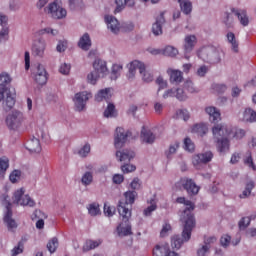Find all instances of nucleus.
Returning <instances> with one entry per match:
<instances>
[{"instance_id": "obj_8", "label": "nucleus", "mask_w": 256, "mask_h": 256, "mask_svg": "<svg viewBox=\"0 0 256 256\" xmlns=\"http://www.w3.org/2000/svg\"><path fill=\"white\" fill-rule=\"evenodd\" d=\"M93 97L91 92L83 91L75 94L74 101V109L81 113V111H85L87 109V101H89Z\"/></svg>"}, {"instance_id": "obj_63", "label": "nucleus", "mask_w": 256, "mask_h": 256, "mask_svg": "<svg viewBox=\"0 0 256 256\" xmlns=\"http://www.w3.org/2000/svg\"><path fill=\"white\" fill-rule=\"evenodd\" d=\"M136 169L137 167L132 164H124L121 166V170L123 173H133V171H135Z\"/></svg>"}, {"instance_id": "obj_29", "label": "nucleus", "mask_w": 256, "mask_h": 256, "mask_svg": "<svg viewBox=\"0 0 256 256\" xmlns=\"http://www.w3.org/2000/svg\"><path fill=\"white\" fill-rule=\"evenodd\" d=\"M26 149L31 153H41V143L39 142V139L33 137L29 140L26 144Z\"/></svg>"}, {"instance_id": "obj_38", "label": "nucleus", "mask_w": 256, "mask_h": 256, "mask_svg": "<svg viewBox=\"0 0 256 256\" xmlns=\"http://www.w3.org/2000/svg\"><path fill=\"white\" fill-rule=\"evenodd\" d=\"M162 55H165V57H177L179 50L173 46H166L162 49Z\"/></svg>"}, {"instance_id": "obj_24", "label": "nucleus", "mask_w": 256, "mask_h": 256, "mask_svg": "<svg viewBox=\"0 0 256 256\" xmlns=\"http://www.w3.org/2000/svg\"><path fill=\"white\" fill-rule=\"evenodd\" d=\"M111 97H113V88H104L97 92L95 101L101 103V101H109Z\"/></svg>"}, {"instance_id": "obj_1", "label": "nucleus", "mask_w": 256, "mask_h": 256, "mask_svg": "<svg viewBox=\"0 0 256 256\" xmlns=\"http://www.w3.org/2000/svg\"><path fill=\"white\" fill-rule=\"evenodd\" d=\"M176 202L184 204L186 207L180 216V221L184 224L183 237L186 241H189L191 239V233L195 229V217L193 216L195 204L189 200H185V197L177 198Z\"/></svg>"}, {"instance_id": "obj_36", "label": "nucleus", "mask_w": 256, "mask_h": 256, "mask_svg": "<svg viewBox=\"0 0 256 256\" xmlns=\"http://www.w3.org/2000/svg\"><path fill=\"white\" fill-rule=\"evenodd\" d=\"M207 131H209V128H207L205 124H195L192 127V133H196V135H199L200 137L206 135Z\"/></svg>"}, {"instance_id": "obj_34", "label": "nucleus", "mask_w": 256, "mask_h": 256, "mask_svg": "<svg viewBox=\"0 0 256 256\" xmlns=\"http://www.w3.org/2000/svg\"><path fill=\"white\" fill-rule=\"evenodd\" d=\"M13 217V211L8 210L4 216V221L7 224L8 229L13 230L17 229V222L12 218Z\"/></svg>"}, {"instance_id": "obj_30", "label": "nucleus", "mask_w": 256, "mask_h": 256, "mask_svg": "<svg viewBox=\"0 0 256 256\" xmlns=\"http://www.w3.org/2000/svg\"><path fill=\"white\" fill-rule=\"evenodd\" d=\"M140 137L143 143H147L148 145L155 143V134H153V132L150 130L143 128Z\"/></svg>"}, {"instance_id": "obj_37", "label": "nucleus", "mask_w": 256, "mask_h": 256, "mask_svg": "<svg viewBox=\"0 0 256 256\" xmlns=\"http://www.w3.org/2000/svg\"><path fill=\"white\" fill-rule=\"evenodd\" d=\"M100 79H103V77L95 70H92L87 75V81L88 83H90V85H97V81H99Z\"/></svg>"}, {"instance_id": "obj_12", "label": "nucleus", "mask_w": 256, "mask_h": 256, "mask_svg": "<svg viewBox=\"0 0 256 256\" xmlns=\"http://www.w3.org/2000/svg\"><path fill=\"white\" fill-rule=\"evenodd\" d=\"M32 79L38 85H45V83H47V70L43 64H37L33 67Z\"/></svg>"}, {"instance_id": "obj_45", "label": "nucleus", "mask_w": 256, "mask_h": 256, "mask_svg": "<svg viewBox=\"0 0 256 256\" xmlns=\"http://www.w3.org/2000/svg\"><path fill=\"white\" fill-rule=\"evenodd\" d=\"M104 117H117V111L115 110V105L109 103L104 111Z\"/></svg>"}, {"instance_id": "obj_48", "label": "nucleus", "mask_w": 256, "mask_h": 256, "mask_svg": "<svg viewBox=\"0 0 256 256\" xmlns=\"http://www.w3.org/2000/svg\"><path fill=\"white\" fill-rule=\"evenodd\" d=\"M57 247H59V240L57 238H52L47 244V249L50 253H55Z\"/></svg>"}, {"instance_id": "obj_58", "label": "nucleus", "mask_w": 256, "mask_h": 256, "mask_svg": "<svg viewBox=\"0 0 256 256\" xmlns=\"http://www.w3.org/2000/svg\"><path fill=\"white\" fill-rule=\"evenodd\" d=\"M56 51H58V53H64V51H67V41L60 40L56 46Z\"/></svg>"}, {"instance_id": "obj_59", "label": "nucleus", "mask_w": 256, "mask_h": 256, "mask_svg": "<svg viewBox=\"0 0 256 256\" xmlns=\"http://www.w3.org/2000/svg\"><path fill=\"white\" fill-rule=\"evenodd\" d=\"M116 3V8L114 10V13H121V11H123V9H125V0H115Z\"/></svg>"}, {"instance_id": "obj_2", "label": "nucleus", "mask_w": 256, "mask_h": 256, "mask_svg": "<svg viewBox=\"0 0 256 256\" xmlns=\"http://www.w3.org/2000/svg\"><path fill=\"white\" fill-rule=\"evenodd\" d=\"M232 131L233 127L227 124H215L212 127V135L216 141V147L219 153H227L229 151V139L227 138L231 137Z\"/></svg>"}, {"instance_id": "obj_7", "label": "nucleus", "mask_w": 256, "mask_h": 256, "mask_svg": "<svg viewBox=\"0 0 256 256\" xmlns=\"http://www.w3.org/2000/svg\"><path fill=\"white\" fill-rule=\"evenodd\" d=\"M235 17H238L243 27H247V25H249V17L247 16V12L245 10H237L232 8L230 13H226V17L224 19L226 27H232Z\"/></svg>"}, {"instance_id": "obj_18", "label": "nucleus", "mask_w": 256, "mask_h": 256, "mask_svg": "<svg viewBox=\"0 0 256 256\" xmlns=\"http://www.w3.org/2000/svg\"><path fill=\"white\" fill-rule=\"evenodd\" d=\"M116 159L120 163H129L131 159H135V152L129 149L118 150L116 151Z\"/></svg>"}, {"instance_id": "obj_54", "label": "nucleus", "mask_w": 256, "mask_h": 256, "mask_svg": "<svg viewBox=\"0 0 256 256\" xmlns=\"http://www.w3.org/2000/svg\"><path fill=\"white\" fill-rule=\"evenodd\" d=\"M188 98L189 97L183 88L176 89V99H178V101H187Z\"/></svg>"}, {"instance_id": "obj_46", "label": "nucleus", "mask_w": 256, "mask_h": 256, "mask_svg": "<svg viewBox=\"0 0 256 256\" xmlns=\"http://www.w3.org/2000/svg\"><path fill=\"white\" fill-rule=\"evenodd\" d=\"M153 211H157V203H155V200H151V204L144 209L143 215L144 217H151V214Z\"/></svg>"}, {"instance_id": "obj_32", "label": "nucleus", "mask_w": 256, "mask_h": 256, "mask_svg": "<svg viewBox=\"0 0 256 256\" xmlns=\"http://www.w3.org/2000/svg\"><path fill=\"white\" fill-rule=\"evenodd\" d=\"M101 243H103L102 240H87L84 243L82 250L84 253H87V251L97 249V247H99V245H101Z\"/></svg>"}, {"instance_id": "obj_35", "label": "nucleus", "mask_w": 256, "mask_h": 256, "mask_svg": "<svg viewBox=\"0 0 256 256\" xmlns=\"http://www.w3.org/2000/svg\"><path fill=\"white\" fill-rule=\"evenodd\" d=\"M181 11L184 15H189L193 11V4L189 0H178Z\"/></svg>"}, {"instance_id": "obj_55", "label": "nucleus", "mask_w": 256, "mask_h": 256, "mask_svg": "<svg viewBox=\"0 0 256 256\" xmlns=\"http://www.w3.org/2000/svg\"><path fill=\"white\" fill-rule=\"evenodd\" d=\"M250 224H251V218H249V217H243V218L239 221V223H238L239 229L245 230V229H247V228L249 227Z\"/></svg>"}, {"instance_id": "obj_19", "label": "nucleus", "mask_w": 256, "mask_h": 256, "mask_svg": "<svg viewBox=\"0 0 256 256\" xmlns=\"http://www.w3.org/2000/svg\"><path fill=\"white\" fill-rule=\"evenodd\" d=\"M93 71L99 73L102 77H107L109 69H107V62L101 59H96L93 63Z\"/></svg>"}, {"instance_id": "obj_6", "label": "nucleus", "mask_w": 256, "mask_h": 256, "mask_svg": "<svg viewBox=\"0 0 256 256\" xmlns=\"http://www.w3.org/2000/svg\"><path fill=\"white\" fill-rule=\"evenodd\" d=\"M198 57L203 59L205 63L210 65H217L221 63V57H223V50L215 47L202 48L198 52Z\"/></svg>"}, {"instance_id": "obj_52", "label": "nucleus", "mask_w": 256, "mask_h": 256, "mask_svg": "<svg viewBox=\"0 0 256 256\" xmlns=\"http://www.w3.org/2000/svg\"><path fill=\"white\" fill-rule=\"evenodd\" d=\"M184 149L185 151H189L190 153H193L195 151V144L191 140V138H186L184 140Z\"/></svg>"}, {"instance_id": "obj_33", "label": "nucleus", "mask_w": 256, "mask_h": 256, "mask_svg": "<svg viewBox=\"0 0 256 256\" xmlns=\"http://www.w3.org/2000/svg\"><path fill=\"white\" fill-rule=\"evenodd\" d=\"M243 121L248 123H256V112L251 108H247L243 112Z\"/></svg>"}, {"instance_id": "obj_57", "label": "nucleus", "mask_w": 256, "mask_h": 256, "mask_svg": "<svg viewBox=\"0 0 256 256\" xmlns=\"http://www.w3.org/2000/svg\"><path fill=\"white\" fill-rule=\"evenodd\" d=\"M211 248L207 245H201V247L198 248L197 250V256H207L209 255V251Z\"/></svg>"}, {"instance_id": "obj_40", "label": "nucleus", "mask_w": 256, "mask_h": 256, "mask_svg": "<svg viewBox=\"0 0 256 256\" xmlns=\"http://www.w3.org/2000/svg\"><path fill=\"white\" fill-rule=\"evenodd\" d=\"M88 213L91 217H97V215H101V209L99 208L98 203H92L87 206Z\"/></svg>"}, {"instance_id": "obj_41", "label": "nucleus", "mask_w": 256, "mask_h": 256, "mask_svg": "<svg viewBox=\"0 0 256 256\" xmlns=\"http://www.w3.org/2000/svg\"><path fill=\"white\" fill-rule=\"evenodd\" d=\"M182 237H183V239H181V237H179L177 235L172 237L171 245L174 249H181V245H183V242L189 241V240L185 239V237L183 236V232H182Z\"/></svg>"}, {"instance_id": "obj_25", "label": "nucleus", "mask_w": 256, "mask_h": 256, "mask_svg": "<svg viewBox=\"0 0 256 256\" xmlns=\"http://www.w3.org/2000/svg\"><path fill=\"white\" fill-rule=\"evenodd\" d=\"M154 256H177V253L169 250L167 245H157L153 249Z\"/></svg>"}, {"instance_id": "obj_39", "label": "nucleus", "mask_w": 256, "mask_h": 256, "mask_svg": "<svg viewBox=\"0 0 256 256\" xmlns=\"http://www.w3.org/2000/svg\"><path fill=\"white\" fill-rule=\"evenodd\" d=\"M122 71H123V65L114 64L112 66L111 79L114 81H116V79H119V77H121Z\"/></svg>"}, {"instance_id": "obj_26", "label": "nucleus", "mask_w": 256, "mask_h": 256, "mask_svg": "<svg viewBox=\"0 0 256 256\" xmlns=\"http://www.w3.org/2000/svg\"><path fill=\"white\" fill-rule=\"evenodd\" d=\"M205 113H207V115L209 116V121H211V123L221 121V112L219 111V109L215 108V106L206 107Z\"/></svg>"}, {"instance_id": "obj_3", "label": "nucleus", "mask_w": 256, "mask_h": 256, "mask_svg": "<svg viewBox=\"0 0 256 256\" xmlns=\"http://www.w3.org/2000/svg\"><path fill=\"white\" fill-rule=\"evenodd\" d=\"M9 83H11V76L7 72H2L0 74V103L3 101L5 111H11V108L15 107V95L7 88Z\"/></svg>"}, {"instance_id": "obj_11", "label": "nucleus", "mask_w": 256, "mask_h": 256, "mask_svg": "<svg viewBox=\"0 0 256 256\" xmlns=\"http://www.w3.org/2000/svg\"><path fill=\"white\" fill-rule=\"evenodd\" d=\"M13 201L17 205H22V207H35V200L31 196L25 195L23 188L15 191Z\"/></svg>"}, {"instance_id": "obj_28", "label": "nucleus", "mask_w": 256, "mask_h": 256, "mask_svg": "<svg viewBox=\"0 0 256 256\" xmlns=\"http://www.w3.org/2000/svg\"><path fill=\"white\" fill-rule=\"evenodd\" d=\"M91 36L89 33H85L78 41V47L82 49V51H89L91 49Z\"/></svg>"}, {"instance_id": "obj_62", "label": "nucleus", "mask_w": 256, "mask_h": 256, "mask_svg": "<svg viewBox=\"0 0 256 256\" xmlns=\"http://www.w3.org/2000/svg\"><path fill=\"white\" fill-rule=\"evenodd\" d=\"M1 203H2V205H4V207H6V213H7V211H11V202L9 201V196L2 195Z\"/></svg>"}, {"instance_id": "obj_20", "label": "nucleus", "mask_w": 256, "mask_h": 256, "mask_svg": "<svg viewBox=\"0 0 256 256\" xmlns=\"http://www.w3.org/2000/svg\"><path fill=\"white\" fill-rule=\"evenodd\" d=\"M163 25H165V16L161 13L157 18L155 23L152 25L153 35L159 36L163 35Z\"/></svg>"}, {"instance_id": "obj_27", "label": "nucleus", "mask_w": 256, "mask_h": 256, "mask_svg": "<svg viewBox=\"0 0 256 256\" xmlns=\"http://www.w3.org/2000/svg\"><path fill=\"white\" fill-rule=\"evenodd\" d=\"M32 219H38L36 222V228L43 229V227H45V219H47V214L41 210H35Z\"/></svg>"}, {"instance_id": "obj_61", "label": "nucleus", "mask_w": 256, "mask_h": 256, "mask_svg": "<svg viewBox=\"0 0 256 256\" xmlns=\"http://www.w3.org/2000/svg\"><path fill=\"white\" fill-rule=\"evenodd\" d=\"M19 179H21V171L14 170L10 174V181H11V183H17L19 181Z\"/></svg>"}, {"instance_id": "obj_15", "label": "nucleus", "mask_w": 256, "mask_h": 256, "mask_svg": "<svg viewBox=\"0 0 256 256\" xmlns=\"http://www.w3.org/2000/svg\"><path fill=\"white\" fill-rule=\"evenodd\" d=\"M177 185H182L188 195H197L199 193V186L192 179L182 178Z\"/></svg>"}, {"instance_id": "obj_51", "label": "nucleus", "mask_w": 256, "mask_h": 256, "mask_svg": "<svg viewBox=\"0 0 256 256\" xmlns=\"http://www.w3.org/2000/svg\"><path fill=\"white\" fill-rule=\"evenodd\" d=\"M37 33L38 35H52V37H55V35H58L59 31L48 27L40 29Z\"/></svg>"}, {"instance_id": "obj_10", "label": "nucleus", "mask_w": 256, "mask_h": 256, "mask_svg": "<svg viewBox=\"0 0 256 256\" xmlns=\"http://www.w3.org/2000/svg\"><path fill=\"white\" fill-rule=\"evenodd\" d=\"M23 121H25V116L23 115V112L19 110L12 111L6 117V125L9 129H19V127L23 125Z\"/></svg>"}, {"instance_id": "obj_13", "label": "nucleus", "mask_w": 256, "mask_h": 256, "mask_svg": "<svg viewBox=\"0 0 256 256\" xmlns=\"http://www.w3.org/2000/svg\"><path fill=\"white\" fill-rule=\"evenodd\" d=\"M213 160V152L206 151L203 153L196 154L192 157V163L194 167H200V165H207Z\"/></svg>"}, {"instance_id": "obj_53", "label": "nucleus", "mask_w": 256, "mask_h": 256, "mask_svg": "<svg viewBox=\"0 0 256 256\" xmlns=\"http://www.w3.org/2000/svg\"><path fill=\"white\" fill-rule=\"evenodd\" d=\"M116 208L115 206H109L108 204H104V215L106 217H113V215H115L116 212Z\"/></svg>"}, {"instance_id": "obj_21", "label": "nucleus", "mask_w": 256, "mask_h": 256, "mask_svg": "<svg viewBox=\"0 0 256 256\" xmlns=\"http://www.w3.org/2000/svg\"><path fill=\"white\" fill-rule=\"evenodd\" d=\"M167 74L170 77V83L174 85H179V83H183V72L180 70H175L173 68L167 69Z\"/></svg>"}, {"instance_id": "obj_64", "label": "nucleus", "mask_w": 256, "mask_h": 256, "mask_svg": "<svg viewBox=\"0 0 256 256\" xmlns=\"http://www.w3.org/2000/svg\"><path fill=\"white\" fill-rule=\"evenodd\" d=\"M208 72L209 67L202 65L197 69L196 75H198V77H205V75H207Z\"/></svg>"}, {"instance_id": "obj_50", "label": "nucleus", "mask_w": 256, "mask_h": 256, "mask_svg": "<svg viewBox=\"0 0 256 256\" xmlns=\"http://www.w3.org/2000/svg\"><path fill=\"white\" fill-rule=\"evenodd\" d=\"M243 137H245V130L232 128L230 138L243 139Z\"/></svg>"}, {"instance_id": "obj_49", "label": "nucleus", "mask_w": 256, "mask_h": 256, "mask_svg": "<svg viewBox=\"0 0 256 256\" xmlns=\"http://www.w3.org/2000/svg\"><path fill=\"white\" fill-rule=\"evenodd\" d=\"M177 119H183V121H189L191 119V114L187 109H180L176 112Z\"/></svg>"}, {"instance_id": "obj_9", "label": "nucleus", "mask_w": 256, "mask_h": 256, "mask_svg": "<svg viewBox=\"0 0 256 256\" xmlns=\"http://www.w3.org/2000/svg\"><path fill=\"white\" fill-rule=\"evenodd\" d=\"M45 11L52 19H65L67 17V10L57 1L50 3Z\"/></svg>"}, {"instance_id": "obj_17", "label": "nucleus", "mask_w": 256, "mask_h": 256, "mask_svg": "<svg viewBox=\"0 0 256 256\" xmlns=\"http://www.w3.org/2000/svg\"><path fill=\"white\" fill-rule=\"evenodd\" d=\"M104 21L108 27V29L111 31V33H114L117 35L121 29V24H119V20L111 15H106L104 17Z\"/></svg>"}, {"instance_id": "obj_56", "label": "nucleus", "mask_w": 256, "mask_h": 256, "mask_svg": "<svg viewBox=\"0 0 256 256\" xmlns=\"http://www.w3.org/2000/svg\"><path fill=\"white\" fill-rule=\"evenodd\" d=\"M91 153V145L90 144H85L78 152V155L80 157H87Z\"/></svg>"}, {"instance_id": "obj_4", "label": "nucleus", "mask_w": 256, "mask_h": 256, "mask_svg": "<svg viewBox=\"0 0 256 256\" xmlns=\"http://www.w3.org/2000/svg\"><path fill=\"white\" fill-rule=\"evenodd\" d=\"M125 199H121L118 203V213L120 217H123V221H129L131 219V205L135 203L137 192L127 191L124 193Z\"/></svg>"}, {"instance_id": "obj_44", "label": "nucleus", "mask_w": 256, "mask_h": 256, "mask_svg": "<svg viewBox=\"0 0 256 256\" xmlns=\"http://www.w3.org/2000/svg\"><path fill=\"white\" fill-rule=\"evenodd\" d=\"M81 183H82V185H84L85 187L91 185V183H93V173H91V172H85V173L82 175Z\"/></svg>"}, {"instance_id": "obj_22", "label": "nucleus", "mask_w": 256, "mask_h": 256, "mask_svg": "<svg viewBox=\"0 0 256 256\" xmlns=\"http://www.w3.org/2000/svg\"><path fill=\"white\" fill-rule=\"evenodd\" d=\"M117 233L119 237H127L128 235H133V232L131 231V224L129 223V219L127 221H124L122 217V223H120L117 226Z\"/></svg>"}, {"instance_id": "obj_14", "label": "nucleus", "mask_w": 256, "mask_h": 256, "mask_svg": "<svg viewBox=\"0 0 256 256\" xmlns=\"http://www.w3.org/2000/svg\"><path fill=\"white\" fill-rule=\"evenodd\" d=\"M127 137H129V132L125 129L118 127L116 128V133L114 136V147L116 149H121L125 143H127Z\"/></svg>"}, {"instance_id": "obj_16", "label": "nucleus", "mask_w": 256, "mask_h": 256, "mask_svg": "<svg viewBox=\"0 0 256 256\" xmlns=\"http://www.w3.org/2000/svg\"><path fill=\"white\" fill-rule=\"evenodd\" d=\"M45 49H47V42H45L44 39L40 38L33 43L32 55H34V57H39L40 59H43L45 55Z\"/></svg>"}, {"instance_id": "obj_23", "label": "nucleus", "mask_w": 256, "mask_h": 256, "mask_svg": "<svg viewBox=\"0 0 256 256\" xmlns=\"http://www.w3.org/2000/svg\"><path fill=\"white\" fill-rule=\"evenodd\" d=\"M197 45V37L195 35H187L184 38V53H191L195 46Z\"/></svg>"}, {"instance_id": "obj_47", "label": "nucleus", "mask_w": 256, "mask_h": 256, "mask_svg": "<svg viewBox=\"0 0 256 256\" xmlns=\"http://www.w3.org/2000/svg\"><path fill=\"white\" fill-rule=\"evenodd\" d=\"M184 89H186L188 93H199V88L195 87V84L191 80H187L184 83Z\"/></svg>"}, {"instance_id": "obj_5", "label": "nucleus", "mask_w": 256, "mask_h": 256, "mask_svg": "<svg viewBox=\"0 0 256 256\" xmlns=\"http://www.w3.org/2000/svg\"><path fill=\"white\" fill-rule=\"evenodd\" d=\"M137 69L145 83H151V81H153V74L147 70V65L139 60H134L130 63L128 79H133V77H135Z\"/></svg>"}, {"instance_id": "obj_60", "label": "nucleus", "mask_w": 256, "mask_h": 256, "mask_svg": "<svg viewBox=\"0 0 256 256\" xmlns=\"http://www.w3.org/2000/svg\"><path fill=\"white\" fill-rule=\"evenodd\" d=\"M169 233H171V224L165 223L162 226V230L160 232V237H167V235H169Z\"/></svg>"}, {"instance_id": "obj_43", "label": "nucleus", "mask_w": 256, "mask_h": 256, "mask_svg": "<svg viewBox=\"0 0 256 256\" xmlns=\"http://www.w3.org/2000/svg\"><path fill=\"white\" fill-rule=\"evenodd\" d=\"M178 149H179V142H174L170 144L168 150L165 152L167 159H171L175 155V153H177Z\"/></svg>"}, {"instance_id": "obj_42", "label": "nucleus", "mask_w": 256, "mask_h": 256, "mask_svg": "<svg viewBox=\"0 0 256 256\" xmlns=\"http://www.w3.org/2000/svg\"><path fill=\"white\" fill-rule=\"evenodd\" d=\"M254 187L255 183L253 181H249L246 184L245 190L242 192V194H240V199H247V197L251 195V191H253Z\"/></svg>"}, {"instance_id": "obj_31", "label": "nucleus", "mask_w": 256, "mask_h": 256, "mask_svg": "<svg viewBox=\"0 0 256 256\" xmlns=\"http://www.w3.org/2000/svg\"><path fill=\"white\" fill-rule=\"evenodd\" d=\"M226 37H227L228 43L231 44L232 51L234 53H239V42L237 41L235 34L233 32H228Z\"/></svg>"}]
</instances>
